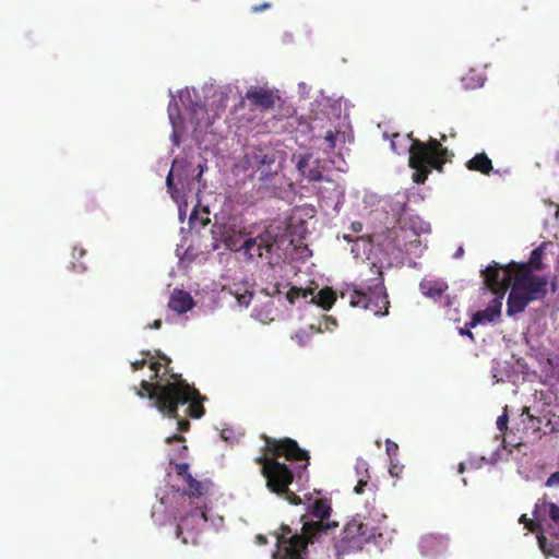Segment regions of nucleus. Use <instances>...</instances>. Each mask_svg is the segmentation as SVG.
I'll return each mask as SVG.
<instances>
[{
  "label": "nucleus",
  "instance_id": "23",
  "mask_svg": "<svg viewBox=\"0 0 559 559\" xmlns=\"http://www.w3.org/2000/svg\"><path fill=\"white\" fill-rule=\"evenodd\" d=\"M355 472L358 477V481L354 488V492L360 495L364 492V487L368 485L370 477L368 463L362 459H357L355 464Z\"/></svg>",
  "mask_w": 559,
  "mask_h": 559
},
{
  "label": "nucleus",
  "instance_id": "25",
  "mask_svg": "<svg viewBox=\"0 0 559 559\" xmlns=\"http://www.w3.org/2000/svg\"><path fill=\"white\" fill-rule=\"evenodd\" d=\"M499 460V450L493 452L490 460H487L485 456H471L466 462H462L459 465V473H463L465 467L468 466L469 468H480L484 463H496Z\"/></svg>",
  "mask_w": 559,
  "mask_h": 559
},
{
  "label": "nucleus",
  "instance_id": "61",
  "mask_svg": "<svg viewBox=\"0 0 559 559\" xmlns=\"http://www.w3.org/2000/svg\"><path fill=\"white\" fill-rule=\"evenodd\" d=\"M159 500H160V507L164 506L165 504V498L160 497Z\"/></svg>",
  "mask_w": 559,
  "mask_h": 559
},
{
  "label": "nucleus",
  "instance_id": "38",
  "mask_svg": "<svg viewBox=\"0 0 559 559\" xmlns=\"http://www.w3.org/2000/svg\"><path fill=\"white\" fill-rule=\"evenodd\" d=\"M547 487H556L559 486V472L551 474L545 484Z\"/></svg>",
  "mask_w": 559,
  "mask_h": 559
},
{
  "label": "nucleus",
  "instance_id": "8",
  "mask_svg": "<svg viewBox=\"0 0 559 559\" xmlns=\"http://www.w3.org/2000/svg\"><path fill=\"white\" fill-rule=\"evenodd\" d=\"M391 148L397 154L408 153L409 166L415 169L413 179L417 183L426 180L430 168L441 170L443 158L448 154V150L442 147L436 139L429 138L425 143L414 140L409 134L401 136L395 133L391 139Z\"/></svg>",
  "mask_w": 559,
  "mask_h": 559
},
{
  "label": "nucleus",
  "instance_id": "60",
  "mask_svg": "<svg viewBox=\"0 0 559 559\" xmlns=\"http://www.w3.org/2000/svg\"><path fill=\"white\" fill-rule=\"evenodd\" d=\"M76 250H78V249H76V248H74L73 253H72V258H73V259H76V258H78V257H76V253H75V252H76Z\"/></svg>",
  "mask_w": 559,
  "mask_h": 559
},
{
  "label": "nucleus",
  "instance_id": "57",
  "mask_svg": "<svg viewBox=\"0 0 559 559\" xmlns=\"http://www.w3.org/2000/svg\"><path fill=\"white\" fill-rule=\"evenodd\" d=\"M298 468H299V467H296V474H297L298 478H301V472H300V471H298Z\"/></svg>",
  "mask_w": 559,
  "mask_h": 559
},
{
  "label": "nucleus",
  "instance_id": "19",
  "mask_svg": "<svg viewBox=\"0 0 559 559\" xmlns=\"http://www.w3.org/2000/svg\"><path fill=\"white\" fill-rule=\"evenodd\" d=\"M502 300L503 294L493 297L485 310L474 313L467 325L475 328L478 324H487L498 320L501 316Z\"/></svg>",
  "mask_w": 559,
  "mask_h": 559
},
{
  "label": "nucleus",
  "instance_id": "16",
  "mask_svg": "<svg viewBox=\"0 0 559 559\" xmlns=\"http://www.w3.org/2000/svg\"><path fill=\"white\" fill-rule=\"evenodd\" d=\"M392 211L397 214L399 222L403 228L412 230L415 235L426 234L430 230L429 223L423 221L417 215H409L406 217V198L401 195V200H396L392 204Z\"/></svg>",
  "mask_w": 559,
  "mask_h": 559
},
{
  "label": "nucleus",
  "instance_id": "4",
  "mask_svg": "<svg viewBox=\"0 0 559 559\" xmlns=\"http://www.w3.org/2000/svg\"><path fill=\"white\" fill-rule=\"evenodd\" d=\"M311 520L304 522L301 534H292L289 526L282 525L280 534H273L276 550L272 559H309L311 551L322 548L323 543L330 538L332 530L337 523L330 521L331 506L326 500H316L309 504Z\"/></svg>",
  "mask_w": 559,
  "mask_h": 559
},
{
  "label": "nucleus",
  "instance_id": "21",
  "mask_svg": "<svg viewBox=\"0 0 559 559\" xmlns=\"http://www.w3.org/2000/svg\"><path fill=\"white\" fill-rule=\"evenodd\" d=\"M448 283L442 278H437L435 276L428 275L425 276L419 283L420 293L432 300H438L442 297V295L448 289Z\"/></svg>",
  "mask_w": 559,
  "mask_h": 559
},
{
  "label": "nucleus",
  "instance_id": "3",
  "mask_svg": "<svg viewBox=\"0 0 559 559\" xmlns=\"http://www.w3.org/2000/svg\"><path fill=\"white\" fill-rule=\"evenodd\" d=\"M231 91L230 85L204 84L201 96L195 88L186 87L178 95L183 107V111H180L169 90L171 99L168 105V118L173 127L170 136L173 144L179 145L180 134L188 128H191L192 136L199 142L214 120L225 111Z\"/></svg>",
  "mask_w": 559,
  "mask_h": 559
},
{
  "label": "nucleus",
  "instance_id": "35",
  "mask_svg": "<svg viewBox=\"0 0 559 559\" xmlns=\"http://www.w3.org/2000/svg\"><path fill=\"white\" fill-rule=\"evenodd\" d=\"M417 251H418L419 253H421V252H423V248H421V243H420V241H419L418 239H415V240L409 241V242L407 243V247H406V252H407V253H412V252L417 253Z\"/></svg>",
  "mask_w": 559,
  "mask_h": 559
},
{
  "label": "nucleus",
  "instance_id": "51",
  "mask_svg": "<svg viewBox=\"0 0 559 559\" xmlns=\"http://www.w3.org/2000/svg\"><path fill=\"white\" fill-rule=\"evenodd\" d=\"M159 368H160V364L159 362H151V369L153 371H155V376L157 377L158 376V372H159Z\"/></svg>",
  "mask_w": 559,
  "mask_h": 559
},
{
  "label": "nucleus",
  "instance_id": "43",
  "mask_svg": "<svg viewBox=\"0 0 559 559\" xmlns=\"http://www.w3.org/2000/svg\"><path fill=\"white\" fill-rule=\"evenodd\" d=\"M298 88H299V94L301 96H306V95L309 94L310 88H309V86L305 82H300L298 84Z\"/></svg>",
  "mask_w": 559,
  "mask_h": 559
},
{
  "label": "nucleus",
  "instance_id": "17",
  "mask_svg": "<svg viewBox=\"0 0 559 559\" xmlns=\"http://www.w3.org/2000/svg\"><path fill=\"white\" fill-rule=\"evenodd\" d=\"M176 472L179 476L182 477L183 481L188 486V490L181 493V498L186 500V495L191 500L192 497L197 499H201L205 493L209 492L212 484L210 481H199L192 477L189 473V465L187 463H179L175 465Z\"/></svg>",
  "mask_w": 559,
  "mask_h": 559
},
{
  "label": "nucleus",
  "instance_id": "15",
  "mask_svg": "<svg viewBox=\"0 0 559 559\" xmlns=\"http://www.w3.org/2000/svg\"><path fill=\"white\" fill-rule=\"evenodd\" d=\"M481 276L486 286L497 295L503 294L513 280V272L506 265L492 262L485 270Z\"/></svg>",
  "mask_w": 559,
  "mask_h": 559
},
{
  "label": "nucleus",
  "instance_id": "50",
  "mask_svg": "<svg viewBox=\"0 0 559 559\" xmlns=\"http://www.w3.org/2000/svg\"><path fill=\"white\" fill-rule=\"evenodd\" d=\"M255 543L258 545H264V544H266V537L264 535H257Z\"/></svg>",
  "mask_w": 559,
  "mask_h": 559
},
{
  "label": "nucleus",
  "instance_id": "2",
  "mask_svg": "<svg viewBox=\"0 0 559 559\" xmlns=\"http://www.w3.org/2000/svg\"><path fill=\"white\" fill-rule=\"evenodd\" d=\"M217 228L225 246L247 263L277 265L293 246L286 228L278 223L245 227L237 217H229Z\"/></svg>",
  "mask_w": 559,
  "mask_h": 559
},
{
  "label": "nucleus",
  "instance_id": "55",
  "mask_svg": "<svg viewBox=\"0 0 559 559\" xmlns=\"http://www.w3.org/2000/svg\"><path fill=\"white\" fill-rule=\"evenodd\" d=\"M444 306L445 307H452L453 306V300L449 296L445 297V305Z\"/></svg>",
  "mask_w": 559,
  "mask_h": 559
},
{
  "label": "nucleus",
  "instance_id": "44",
  "mask_svg": "<svg viewBox=\"0 0 559 559\" xmlns=\"http://www.w3.org/2000/svg\"><path fill=\"white\" fill-rule=\"evenodd\" d=\"M197 221H198V211H197V209H193V211L190 213V216H189L190 227H194Z\"/></svg>",
  "mask_w": 559,
  "mask_h": 559
},
{
  "label": "nucleus",
  "instance_id": "13",
  "mask_svg": "<svg viewBox=\"0 0 559 559\" xmlns=\"http://www.w3.org/2000/svg\"><path fill=\"white\" fill-rule=\"evenodd\" d=\"M547 285L548 280L546 276L531 271L518 276L508 297L507 314L514 316L520 313L530 302L543 299L547 294Z\"/></svg>",
  "mask_w": 559,
  "mask_h": 559
},
{
  "label": "nucleus",
  "instance_id": "27",
  "mask_svg": "<svg viewBox=\"0 0 559 559\" xmlns=\"http://www.w3.org/2000/svg\"><path fill=\"white\" fill-rule=\"evenodd\" d=\"M550 503L551 502L545 500H538L536 502L533 516L537 526H542L549 519Z\"/></svg>",
  "mask_w": 559,
  "mask_h": 559
},
{
  "label": "nucleus",
  "instance_id": "6",
  "mask_svg": "<svg viewBox=\"0 0 559 559\" xmlns=\"http://www.w3.org/2000/svg\"><path fill=\"white\" fill-rule=\"evenodd\" d=\"M265 449L273 456L259 459L263 476L266 478V487L289 503L299 504L301 499L288 488L294 479V473L285 463L276 459L284 456L288 461H302L300 468L306 469L309 464L308 453L301 450L296 441L288 438L284 440L265 438Z\"/></svg>",
  "mask_w": 559,
  "mask_h": 559
},
{
  "label": "nucleus",
  "instance_id": "39",
  "mask_svg": "<svg viewBox=\"0 0 559 559\" xmlns=\"http://www.w3.org/2000/svg\"><path fill=\"white\" fill-rule=\"evenodd\" d=\"M507 424H508V416L507 414H502L501 416L498 417L497 419V427L500 431H502L503 429L507 428Z\"/></svg>",
  "mask_w": 559,
  "mask_h": 559
},
{
  "label": "nucleus",
  "instance_id": "46",
  "mask_svg": "<svg viewBox=\"0 0 559 559\" xmlns=\"http://www.w3.org/2000/svg\"><path fill=\"white\" fill-rule=\"evenodd\" d=\"M469 329H471V328L466 324V328H461V329H460V331H459V333H460L461 335H466V336H468L469 338H472V340H473V338H474V336H473V333L471 332V330H469Z\"/></svg>",
  "mask_w": 559,
  "mask_h": 559
},
{
  "label": "nucleus",
  "instance_id": "5",
  "mask_svg": "<svg viewBox=\"0 0 559 559\" xmlns=\"http://www.w3.org/2000/svg\"><path fill=\"white\" fill-rule=\"evenodd\" d=\"M171 378L174 381L160 379L156 383L142 380L143 391H139L138 395L144 397L146 393L158 412L176 419L177 430L186 431L189 429L190 423L187 419L179 418L177 414L178 406L187 405L183 411L185 416L200 418L204 414V408L201 405L203 397L198 390L190 386L180 376L173 374Z\"/></svg>",
  "mask_w": 559,
  "mask_h": 559
},
{
  "label": "nucleus",
  "instance_id": "54",
  "mask_svg": "<svg viewBox=\"0 0 559 559\" xmlns=\"http://www.w3.org/2000/svg\"><path fill=\"white\" fill-rule=\"evenodd\" d=\"M463 253H464V250H463V248H462V247H460V248H457V250L455 251V253H454V258H456V259H457V258H461V257L463 255Z\"/></svg>",
  "mask_w": 559,
  "mask_h": 559
},
{
  "label": "nucleus",
  "instance_id": "14",
  "mask_svg": "<svg viewBox=\"0 0 559 559\" xmlns=\"http://www.w3.org/2000/svg\"><path fill=\"white\" fill-rule=\"evenodd\" d=\"M284 298L288 304L295 305L299 300H305L309 308L329 310L336 300L335 294L331 288H323L317 295L308 293L300 288L292 287L284 296L280 295L278 299Z\"/></svg>",
  "mask_w": 559,
  "mask_h": 559
},
{
  "label": "nucleus",
  "instance_id": "30",
  "mask_svg": "<svg viewBox=\"0 0 559 559\" xmlns=\"http://www.w3.org/2000/svg\"><path fill=\"white\" fill-rule=\"evenodd\" d=\"M537 538L539 548L545 555L559 558V540H548L544 536H538Z\"/></svg>",
  "mask_w": 559,
  "mask_h": 559
},
{
  "label": "nucleus",
  "instance_id": "18",
  "mask_svg": "<svg viewBox=\"0 0 559 559\" xmlns=\"http://www.w3.org/2000/svg\"><path fill=\"white\" fill-rule=\"evenodd\" d=\"M448 546L449 537L440 534H427L419 540L420 554L431 559L444 554Z\"/></svg>",
  "mask_w": 559,
  "mask_h": 559
},
{
  "label": "nucleus",
  "instance_id": "7",
  "mask_svg": "<svg viewBox=\"0 0 559 559\" xmlns=\"http://www.w3.org/2000/svg\"><path fill=\"white\" fill-rule=\"evenodd\" d=\"M206 165H192L187 158L176 157L166 177V187L178 205L179 221L183 222L189 202L200 204V193L205 187L202 175Z\"/></svg>",
  "mask_w": 559,
  "mask_h": 559
},
{
  "label": "nucleus",
  "instance_id": "53",
  "mask_svg": "<svg viewBox=\"0 0 559 559\" xmlns=\"http://www.w3.org/2000/svg\"><path fill=\"white\" fill-rule=\"evenodd\" d=\"M162 326V320L157 319L153 322V324L150 328L158 330Z\"/></svg>",
  "mask_w": 559,
  "mask_h": 559
},
{
  "label": "nucleus",
  "instance_id": "11",
  "mask_svg": "<svg viewBox=\"0 0 559 559\" xmlns=\"http://www.w3.org/2000/svg\"><path fill=\"white\" fill-rule=\"evenodd\" d=\"M382 538L379 527L370 519L356 515L346 523L341 538L334 545L336 556L340 558L342 555L361 550L369 543L381 547Z\"/></svg>",
  "mask_w": 559,
  "mask_h": 559
},
{
  "label": "nucleus",
  "instance_id": "42",
  "mask_svg": "<svg viewBox=\"0 0 559 559\" xmlns=\"http://www.w3.org/2000/svg\"><path fill=\"white\" fill-rule=\"evenodd\" d=\"M400 471H401V466H399V464L394 462V459H391V466L389 469L390 474L392 476H397Z\"/></svg>",
  "mask_w": 559,
  "mask_h": 559
},
{
  "label": "nucleus",
  "instance_id": "31",
  "mask_svg": "<svg viewBox=\"0 0 559 559\" xmlns=\"http://www.w3.org/2000/svg\"><path fill=\"white\" fill-rule=\"evenodd\" d=\"M316 325L314 324H310L309 325V330H299L298 332H296V334L294 335V338L296 340V342L300 345V346H305L308 341L310 340V336L313 334V332L316 331L314 330Z\"/></svg>",
  "mask_w": 559,
  "mask_h": 559
},
{
  "label": "nucleus",
  "instance_id": "56",
  "mask_svg": "<svg viewBox=\"0 0 559 559\" xmlns=\"http://www.w3.org/2000/svg\"><path fill=\"white\" fill-rule=\"evenodd\" d=\"M551 205L555 206V209H556V216H558L559 215V206L556 205V204H551Z\"/></svg>",
  "mask_w": 559,
  "mask_h": 559
},
{
  "label": "nucleus",
  "instance_id": "28",
  "mask_svg": "<svg viewBox=\"0 0 559 559\" xmlns=\"http://www.w3.org/2000/svg\"><path fill=\"white\" fill-rule=\"evenodd\" d=\"M343 239L353 242L350 252L354 254V258H359L361 252L366 253L369 248V242L364 237H353L352 235L344 234Z\"/></svg>",
  "mask_w": 559,
  "mask_h": 559
},
{
  "label": "nucleus",
  "instance_id": "22",
  "mask_svg": "<svg viewBox=\"0 0 559 559\" xmlns=\"http://www.w3.org/2000/svg\"><path fill=\"white\" fill-rule=\"evenodd\" d=\"M194 306L192 296L185 290L175 289L169 298L168 307L178 314H182L191 310Z\"/></svg>",
  "mask_w": 559,
  "mask_h": 559
},
{
  "label": "nucleus",
  "instance_id": "63",
  "mask_svg": "<svg viewBox=\"0 0 559 559\" xmlns=\"http://www.w3.org/2000/svg\"><path fill=\"white\" fill-rule=\"evenodd\" d=\"M311 559H320V558L314 557V558H311Z\"/></svg>",
  "mask_w": 559,
  "mask_h": 559
},
{
  "label": "nucleus",
  "instance_id": "10",
  "mask_svg": "<svg viewBox=\"0 0 559 559\" xmlns=\"http://www.w3.org/2000/svg\"><path fill=\"white\" fill-rule=\"evenodd\" d=\"M374 274L377 276L361 283L358 288L348 286L341 293V297L348 298L353 307H361L374 316L383 317L389 313L390 302L379 267H376Z\"/></svg>",
  "mask_w": 559,
  "mask_h": 559
},
{
  "label": "nucleus",
  "instance_id": "20",
  "mask_svg": "<svg viewBox=\"0 0 559 559\" xmlns=\"http://www.w3.org/2000/svg\"><path fill=\"white\" fill-rule=\"evenodd\" d=\"M246 98L261 109H271L275 106L280 97L272 90L265 87H250L246 93Z\"/></svg>",
  "mask_w": 559,
  "mask_h": 559
},
{
  "label": "nucleus",
  "instance_id": "48",
  "mask_svg": "<svg viewBox=\"0 0 559 559\" xmlns=\"http://www.w3.org/2000/svg\"><path fill=\"white\" fill-rule=\"evenodd\" d=\"M542 255V250L540 249H535L532 251V261L535 262L536 260H538Z\"/></svg>",
  "mask_w": 559,
  "mask_h": 559
},
{
  "label": "nucleus",
  "instance_id": "29",
  "mask_svg": "<svg viewBox=\"0 0 559 559\" xmlns=\"http://www.w3.org/2000/svg\"><path fill=\"white\" fill-rule=\"evenodd\" d=\"M462 83L466 90H474L484 85L485 78L472 69L465 76L462 78Z\"/></svg>",
  "mask_w": 559,
  "mask_h": 559
},
{
  "label": "nucleus",
  "instance_id": "47",
  "mask_svg": "<svg viewBox=\"0 0 559 559\" xmlns=\"http://www.w3.org/2000/svg\"><path fill=\"white\" fill-rule=\"evenodd\" d=\"M145 362H146V359L135 360L132 362V367L134 370H139L145 365Z\"/></svg>",
  "mask_w": 559,
  "mask_h": 559
},
{
  "label": "nucleus",
  "instance_id": "33",
  "mask_svg": "<svg viewBox=\"0 0 559 559\" xmlns=\"http://www.w3.org/2000/svg\"><path fill=\"white\" fill-rule=\"evenodd\" d=\"M336 320L332 317H324L314 328L317 332L333 331L336 328Z\"/></svg>",
  "mask_w": 559,
  "mask_h": 559
},
{
  "label": "nucleus",
  "instance_id": "59",
  "mask_svg": "<svg viewBox=\"0 0 559 559\" xmlns=\"http://www.w3.org/2000/svg\"><path fill=\"white\" fill-rule=\"evenodd\" d=\"M160 357H162L164 360H166L167 362H169V361H170V359H169L167 356H165V355H160Z\"/></svg>",
  "mask_w": 559,
  "mask_h": 559
},
{
  "label": "nucleus",
  "instance_id": "52",
  "mask_svg": "<svg viewBox=\"0 0 559 559\" xmlns=\"http://www.w3.org/2000/svg\"><path fill=\"white\" fill-rule=\"evenodd\" d=\"M267 8H270V3L265 2V3H263V4H262V5H260V7H253V11H254V12H260V11H262V10H264V9H267Z\"/></svg>",
  "mask_w": 559,
  "mask_h": 559
},
{
  "label": "nucleus",
  "instance_id": "26",
  "mask_svg": "<svg viewBox=\"0 0 559 559\" xmlns=\"http://www.w3.org/2000/svg\"><path fill=\"white\" fill-rule=\"evenodd\" d=\"M183 441L185 439L179 435H174L166 438V442L168 444H176V447L173 450L174 453L168 454L170 464H173L177 457L185 456V454L187 453L188 449L185 444H182Z\"/></svg>",
  "mask_w": 559,
  "mask_h": 559
},
{
  "label": "nucleus",
  "instance_id": "45",
  "mask_svg": "<svg viewBox=\"0 0 559 559\" xmlns=\"http://www.w3.org/2000/svg\"><path fill=\"white\" fill-rule=\"evenodd\" d=\"M350 229H352V231H353L354 234H358V233H360V231H361V229H362V225H361V223H359V222H354V223H352V225H350Z\"/></svg>",
  "mask_w": 559,
  "mask_h": 559
},
{
  "label": "nucleus",
  "instance_id": "34",
  "mask_svg": "<svg viewBox=\"0 0 559 559\" xmlns=\"http://www.w3.org/2000/svg\"><path fill=\"white\" fill-rule=\"evenodd\" d=\"M252 293L246 290L242 294H236L237 301L241 307H248L252 300Z\"/></svg>",
  "mask_w": 559,
  "mask_h": 559
},
{
  "label": "nucleus",
  "instance_id": "32",
  "mask_svg": "<svg viewBox=\"0 0 559 559\" xmlns=\"http://www.w3.org/2000/svg\"><path fill=\"white\" fill-rule=\"evenodd\" d=\"M241 432H236L233 428L230 427H225L222 429L221 431V438L226 441L227 443L229 444H234L236 442H238L239 438L241 437Z\"/></svg>",
  "mask_w": 559,
  "mask_h": 559
},
{
  "label": "nucleus",
  "instance_id": "40",
  "mask_svg": "<svg viewBox=\"0 0 559 559\" xmlns=\"http://www.w3.org/2000/svg\"><path fill=\"white\" fill-rule=\"evenodd\" d=\"M254 318L258 319L259 321H261L262 323H266L267 321H271L273 320L270 316H269V312H255L254 311Z\"/></svg>",
  "mask_w": 559,
  "mask_h": 559
},
{
  "label": "nucleus",
  "instance_id": "12",
  "mask_svg": "<svg viewBox=\"0 0 559 559\" xmlns=\"http://www.w3.org/2000/svg\"><path fill=\"white\" fill-rule=\"evenodd\" d=\"M187 499L193 508L180 518L176 530L177 538H181L185 545L197 544L199 533L205 527H213L215 531H218L224 523L222 516L212 514L206 509L203 497L201 499L192 497L191 500L188 497Z\"/></svg>",
  "mask_w": 559,
  "mask_h": 559
},
{
  "label": "nucleus",
  "instance_id": "49",
  "mask_svg": "<svg viewBox=\"0 0 559 559\" xmlns=\"http://www.w3.org/2000/svg\"><path fill=\"white\" fill-rule=\"evenodd\" d=\"M72 269L73 271L75 272H83L86 270L85 265L83 263L76 265L75 263L72 262Z\"/></svg>",
  "mask_w": 559,
  "mask_h": 559
},
{
  "label": "nucleus",
  "instance_id": "62",
  "mask_svg": "<svg viewBox=\"0 0 559 559\" xmlns=\"http://www.w3.org/2000/svg\"><path fill=\"white\" fill-rule=\"evenodd\" d=\"M156 511H157V508H156V507H154V508H153V511H152V516H153V518L155 516Z\"/></svg>",
  "mask_w": 559,
  "mask_h": 559
},
{
  "label": "nucleus",
  "instance_id": "24",
  "mask_svg": "<svg viewBox=\"0 0 559 559\" xmlns=\"http://www.w3.org/2000/svg\"><path fill=\"white\" fill-rule=\"evenodd\" d=\"M466 166L471 170H477L486 175L492 169L491 160L485 153L475 155L467 162Z\"/></svg>",
  "mask_w": 559,
  "mask_h": 559
},
{
  "label": "nucleus",
  "instance_id": "9",
  "mask_svg": "<svg viewBox=\"0 0 559 559\" xmlns=\"http://www.w3.org/2000/svg\"><path fill=\"white\" fill-rule=\"evenodd\" d=\"M237 170L247 174L248 177H257L259 198L277 195L275 183L278 180L275 154L267 147H249L242 158L236 165Z\"/></svg>",
  "mask_w": 559,
  "mask_h": 559
},
{
  "label": "nucleus",
  "instance_id": "36",
  "mask_svg": "<svg viewBox=\"0 0 559 559\" xmlns=\"http://www.w3.org/2000/svg\"><path fill=\"white\" fill-rule=\"evenodd\" d=\"M386 444V453L388 455L391 457V459H394L397 454V451H399V447L395 442L391 441V440H386L385 442Z\"/></svg>",
  "mask_w": 559,
  "mask_h": 559
},
{
  "label": "nucleus",
  "instance_id": "41",
  "mask_svg": "<svg viewBox=\"0 0 559 559\" xmlns=\"http://www.w3.org/2000/svg\"><path fill=\"white\" fill-rule=\"evenodd\" d=\"M519 521H520V523L525 524V526L530 530H534V525H536V522H534V519L528 520L526 514L521 515Z\"/></svg>",
  "mask_w": 559,
  "mask_h": 559
},
{
  "label": "nucleus",
  "instance_id": "1",
  "mask_svg": "<svg viewBox=\"0 0 559 559\" xmlns=\"http://www.w3.org/2000/svg\"><path fill=\"white\" fill-rule=\"evenodd\" d=\"M311 114L312 147L318 155H300L296 167L309 181H321L325 179L324 171L329 168L346 171L342 150L343 144L352 142L353 138L346 134L348 117L343 115L341 98L332 99L321 94L312 104Z\"/></svg>",
  "mask_w": 559,
  "mask_h": 559
},
{
  "label": "nucleus",
  "instance_id": "58",
  "mask_svg": "<svg viewBox=\"0 0 559 559\" xmlns=\"http://www.w3.org/2000/svg\"><path fill=\"white\" fill-rule=\"evenodd\" d=\"M84 253H85V251H84L83 249H80V250H79V257H83V255H84Z\"/></svg>",
  "mask_w": 559,
  "mask_h": 559
},
{
  "label": "nucleus",
  "instance_id": "37",
  "mask_svg": "<svg viewBox=\"0 0 559 559\" xmlns=\"http://www.w3.org/2000/svg\"><path fill=\"white\" fill-rule=\"evenodd\" d=\"M549 519L559 525V507L555 503H550Z\"/></svg>",
  "mask_w": 559,
  "mask_h": 559
}]
</instances>
